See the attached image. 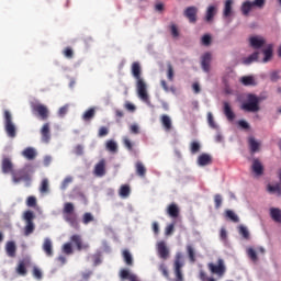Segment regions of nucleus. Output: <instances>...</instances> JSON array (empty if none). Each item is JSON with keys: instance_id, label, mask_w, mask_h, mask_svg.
Returning <instances> with one entry per match:
<instances>
[{"instance_id": "obj_1", "label": "nucleus", "mask_w": 281, "mask_h": 281, "mask_svg": "<svg viewBox=\"0 0 281 281\" xmlns=\"http://www.w3.org/2000/svg\"><path fill=\"white\" fill-rule=\"evenodd\" d=\"M132 75L136 79V91H137L138 98L143 102L149 103V95H148V92H147V85H146V82L144 81V79L142 77V68H140V64L138 61H133V64H132Z\"/></svg>"}, {"instance_id": "obj_2", "label": "nucleus", "mask_w": 281, "mask_h": 281, "mask_svg": "<svg viewBox=\"0 0 281 281\" xmlns=\"http://www.w3.org/2000/svg\"><path fill=\"white\" fill-rule=\"evenodd\" d=\"M64 220L75 229H79V223L77 215L75 214V206L72 203H65L64 210Z\"/></svg>"}, {"instance_id": "obj_3", "label": "nucleus", "mask_w": 281, "mask_h": 281, "mask_svg": "<svg viewBox=\"0 0 281 281\" xmlns=\"http://www.w3.org/2000/svg\"><path fill=\"white\" fill-rule=\"evenodd\" d=\"M260 99L255 94H248L247 101L243 103L241 109L249 113H256L260 110Z\"/></svg>"}, {"instance_id": "obj_4", "label": "nucleus", "mask_w": 281, "mask_h": 281, "mask_svg": "<svg viewBox=\"0 0 281 281\" xmlns=\"http://www.w3.org/2000/svg\"><path fill=\"white\" fill-rule=\"evenodd\" d=\"M12 176V181L16 184L20 183L21 181L25 182L26 187H30L31 184V175L27 172L26 168L20 169V170H13L11 172Z\"/></svg>"}, {"instance_id": "obj_5", "label": "nucleus", "mask_w": 281, "mask_h": 281, "mask_svg": "<svg viewBox=\"0 0 281 281\" xmlns=\"http://www.w3.org/2000/svg\"><path fill=\"white\" fill-rule=\"evenodd\" d=\"M4 131L10 138H14L16 136V127L14 123L12 122V115L10 111H4Z\"/></svg>"}, {"instance_id": "obj_6", "label": "nucleus", "mask_w": 281, "mask_h": 281, "mask_svg": "<svg viewBox=\"0 0 281 281\" xmlns=\"http://www.w3.org/2000/svg\"><path fill=\"white\" fill-rule=\"evenodd\" d=\"M34 218H35V216H34V213L32 211L24 212L23 220L25 221V224H26L25 227H24V235L25 236H29L34 232V229H35V226H34V223H33Z\"/></svg>"}, {"instance_id": "obj_7", "label": "nucleus", "mask_w": 281, "mask_h": 281, "mask_svg": "<svg viewBox=\"0 0 281 281\" xmlns=\"http://www.w3.org/2000/svg\"><path fill=\"white\" fill-rule=\"evenodd\" d=\"M173 267H175V276H176L175 281H183L184 279L181 270L183 267V262H182L181 254L176 255Z\"/></svg>"}, {"instance_id": "obj_8", "label": "nucleus", "mask_w": 281, "mask_h": 281, "mask_svg": "<svg viewBox=\"0 0 281 281\" xmlns=\"http://www.w3.org/2000/svg\"><path fill=\"white\" fill-rule=\"evenodd\" d=\"M32 112L35 115H38L42 121H46L48 119V109L43 104H33Z\"/></svg>"}, {"instance_id": "obj_9", "label": "nucleus", "mask_w": 281, "mask_h": 281, "mask_svg": "<svg viewBox=\"0 0 281 281\" xmlns=\"http://www.w3.org/2000/svg\"><path fill=\"white\" fill-rule=\"evenodd\" d=\"M217 263H218L217 266H215L213 263H209L207 267L212 273L223 277L226 271L224 261L222 259H220Z\"/></svg>"}, {"instance_id": "obj_10", "label": "nucleus", "mask_w": 281, "mask_h": 281, "mask_svg": "<svg viewBox=\"0 0 281 281\" xmlns=\"http://www.w3.org/2000/svg\"><path fill=\"white\" fill-rule=\"evenodd\" d=\"M184 16L190 23L194 24L198 20V9L196 7H187L184 10Z\"/></svg>"}, {"instance_id": "obj_11", "label": "nucleus", "mask_w": 281, "mask_h": 281, "mask_svg": "<svg viewBox=\"0 0 281 281\" xmlns=\"http://www.w3.org/2000/svg\"><path fill=\"white\" fill-rule=\"evenodd\" d=\"M70 241L76 245L78 251L88 250L90 247L88 244H85L82 241V238L80 235H72L70 237Z\"/></svg>"}, {"instance_id": "obj_12", "label": "nucleus", "mask_w": 281, "mask_h": 281, "mask_svg": "<svg viewBox=\"0 0 281 281\" xmlns=\"http://www.w3.org/2000/svg\"><path fill=\"white\" fill-rule=\"evenodd\" d=\"M211 60H212V55L211 53H204L201 59V67L204 72L209 74L211 70Z\"/></svg>"}, {"instance_id": "obj_13", "label": "nucleus", "mask_w": 281, "mask_h": 281, "mask_svg": "<svg viewBox=\"0 0 281 281\" xmlns=\"http://www.w3.org/2000/svg\"><path fill=\"white\" fill-rule=\"evenodd\" d=\"M249 43L254 49H260L266 44V40L260 37L259 35H255L252 37H249Z\"/></svg>"}, {"instance_id": "obj_14", "label": "nucleus", "mask_w": 281, "mask_h": 281, "mask_svg": "<svg viewBox=\"0 0 281 281\" xmlns=\"http://www.w3.org/2000/svg\"><path fill=\"white\" fill-rule=\"evenodd\" d=\"M157 251L161 259L166 260L169 257V250H168L165 241H159L157 244Z\"/></svg>"}, {"instance_id": "obj_15", "label": "nucleus", "mask_w": 281, "mask_h": 281, "mask_svg": "<svg viewBox=\"0 0 281 281\" xmlns=\"http://www.w3.org/2000/svg\"><path fill=\"white\" fill-rule=\"evenodd\" d=\"M1 169L4 175L11 173L13 170V164L11 162L10 158H3L1 162Z\"/></svg>"}, {"instance_id": "obj_16", "label": "nucleus", "mask_w": 281, "mask_h": 281, "mask_svg": "<svg viewBox=\"0 0 281 281\" xmlns=\"http://www.w3.org/2000/svg\"><path fill=\"white\" fill-rule=\"evenodd\" d=\"M42 249H43V251L45 252V255L47 257H53V255H54L53 244H52V240L49 238L44 239Z\"/></svg>"}, {"instance_id": "obj_17", "label": "nucleus", "mask_w": 281, "mask_h": 281, "mask_svg": "<svg viewBox=\"0 0 281 281\" xmlns=\"http://www.w3.org/2000/svg\"><path fill=\"white\" fill-rule=\"evenodd\" d=\"M41 135H42V142L45 144H48L50 140V130H49L48 123L43 125V127L41 130Z\"/></svg>"}, {"instance_id": "obj_18", "label": "nucleus", "mask_w": 281, "mask_h": 281, "mask_svg": "<svg viewBox=\"0 0 281 281\" xmlns=\"http://www.w3.org/2000/svg\"><path fill=\"white\" fill-rule=\"evenodd\" d=\"M216 13H217L216 7H213V4H211V5L207 8V10H206L204 21H205L206 23H212L214 16L216 15Z\"/></svg>"}, {"instance_id": "obj_19", "label": "nucleus", "mask_w": 281, "mask_h": 281, "mask_svg": "<svg viewBox=\"0 0 281 281\" xmlns=\"http://www.w3.org/2000/svg\"><path fill=\"white\" fill-rule=\"evenodd\" d=\"M94 175L97 177H103L105 175V160H100L94 167Z\"/></svg>"}, {"instance_id": "obj_20", "label": "nucleus", "mask_w": 281, "mask_h": 281, "mask_svg": "<svg viewBox=\"0 0 281 281\" xmlns=\"http://www.w3.org/2000/svg\"><path fill=\"white\" fill-rule=\"evenodd\" d=\"M160 123L166 132H170L172 130V121L168 115H161Z\"/></svg>"}, {"instance_id": "obj_21", "label": "nucleus", "mask_w": 281, "mask_h": 281, "mask_svg": "<svg viewBox=\"0 0 281 281\" xmlns=\"http://www.w3.org/2000/svg\"><path fill=\"white\" fill-rule=\"evenodd\" d=\"M251 169H252L254 173H255L257 177H260V176L263 175V170H265V169H263L262 164L259 161V159H254Z\"/></svg>"}, {"instance_id": "obj_22", "label": "nucleus", "mask_w": 281, "mask_h": 281, "mask_svg": "<svg viewBox=\"0 0 281 281\" xmlns=\"http://www.w3.org/2000/svg\"><path fill=\"white\" fill-rule=\"evenodd\" d=\"M212 164V157L209 154H202L198 158V165L201 167H205Z\"/></svg>"}, {"instance_id": "obj_23", "label": "nucleus", "mask_w": 281, "mask_h": 281, "mask_svg": "<svg viewBox=\"0 0 281 281\" xmlns=\"http://www.w3.org/2000/svg\"><path fill=\"white\" fill-rule=\"evenodd\" d=\"M240 82L245 87H256L257 86V81H256L255 77H252V75H247L245 77H241Z\"/></svg>"}, {"instance_id": "obj_24", "label": "nucleus", "mask_w": 281, "mask_h": 281, "mask_svg": "<svg viewBox=\"0 0 281 281\" xmlns=\"http://www.w3.org/2000/svg\"><path fill=\"white\" fill-rule=\"evenodd\" d=\"M22 156L27 160H34L37 156V153L34 148L27 147L22 151Z\"/></svg>"}, {"instance_id": "obj_25", "label": "nucleus", "mask_w": 281, "mask_h": 281, "mask_svg": "<svg viewBox=\"0 0 281 281\" xmlns=\"http://www.w3.org/2000/svg\"><path fill=\"white\" fill-rule=\"evenodd\" d=\"M5 251H7V255L9 257L14 258L15 254H16L15 243L14 241H8L7 245H5Z\"/></svg>"}, {"instance_id": "obj_26", "label": "nucleus", "mask_w": 281, "mask_h": 281, "mask_svg": "<svg viewBox=\"0 0 281 281\" xmlns=\"http://www.w3.org/2000/svg\"><path fill=\"white\" fill-rule=\"evenodd\" d=\"M167 214L172 218H177L179 216V207L175 203L170 204L167 209Z\"/></svg>"}, {"instance_id": "obj_27", "label": "nucleus", "mask_w": 281, "mask_h": 281, "mask_svg": "<svg viewBox=\"0 0 281 281\" xmlns=\"http://www.w3.org/2000/svg\"><path fill=\"white\" fill-rule=\"evenodd\" d=\"M224 114H225V116L227 117L228 121H231V122L234 121L235 114L232 111V108H231L229 103H227V102H224Z\"/></svg>"}, {"instance_id": "obj_28", "label": "nucleus", "mask_w": 281, "mask_h": 281, "mask_svg": "<svg viewBox=\"0 0 281 281\" xmlns=\"http://www.w3.org/2000/svg\"><path fill=\"white\" fill-rule=\"evenodd\" d=\"M135 170H136V175L138 177L145 178L147 170H146L145 166L140 161H137L135 164Z\"/></svg>"}, {"instance_id": "obj_29", "label": "nucleus", "mask_w": 281, "mask_h": 281, "mask_svg": "<svg viewBox=\"0 0 281 281\" xmlns=\"http://www.w3.org/2000/svg\"><path fill=\"white\" fill-rule=\"evenodd\" d=\"M270 216H271V218H272L274 222L281 224V210H280V209L272 207V209L270 210Z\"/></svg>"}, {"instance_id": "obj_30", "label": "nucleus", "mask_w": 281, "mask_h": 281, "mask_svg": "<svg viewBox=\"0 0 281 281\" xmlns=\"http://www.w3.org/2000/svg\"><path fill=\"white\" fill-rule=\"evenodd\" d=\"M15 271H16V273H18L19 276H22V277L26 276L27 270H26V263H25L24 260H21V261L19 262V265H18Z\"/></svg>"}, {"instance_id": "obj_31", "label": "nucleus", "mask_w": 281, "mask_h": 281, "mask_svg": "<svg viewBox=\"0 0 281 281\" xmlns=\"http://www.w3.org/2000/svg\"><path fill=\"white\" fill-rule=\"evenodd\" d=\"M187 254L190 262L194 263L196 261V257H195V249L192 245L187 246Z\"/></svg>"}, {"instance_id": "obj_32", "label": "nucleus", "mask_w": 281, "mask_h": 281, "mask_svg": "<svg viewBox=\"0 0 281 281\" xmlns=\"http://www.w3.org/2000/svg\"><path fill=\"white\" fill-rule=\"evenodd\" d=\"M248 142L251 154L257 153L259 150L260 144L254 137H250Z\"/></svg>"}, {"instance_id": "obj_33", "label": "nucleus", "mask_w": 281, "mask_h": 281, "mask_svg": "<svg viewBox=\"0 0 281 281\" xmlns=\"http://www.w3.org/2000/svg\"><path fill=\"white\" fill-rule=\"evenodd\" d=\"M254 8L252 2H245L244 4H241V13L245 16H248L249 12L251 11V9Z\"/></svg>"}, {"instance_id": "obj_34", "label": "nucleus", "mask_w": 281, "mask_h": 281, "mask_svg": "<svg viewBox=\"0 0 281 281\" xmlns=\"http://www.w3.org/2000/svg\"><path fill=\"white\" fill-rule=\"evenodd\" d=\"M263 55H265L263 63H268L272 58V55H273L272 44H269L268 48L263 50Z\"/></svg>"}, {"instance_id": "obj_35", "label": "nucleus", "mask_w": 281, "mask_h": 281, "mask_svg": "<svg viewBox=\"0 0 281 281\" xmlns=\"http://www.w3.org/2000/svg\"><path fill=\"white\" fill-rule=\"evenodd\" d=\"M119 194L121 198H127L131 194V188L127 184H124L120 188Z\"/></svg>"}, {"instance_id": "obj_36", "label": "nucleus", "mask_w": 281, "mask_h": 281, "mask_svg": "<svg viewBox=\"0 0 281 281\" xmlns=\"http://www.w3.org/2000/svg\"><path fill=\"white\" fill-rule=\"evenodd\" d=\"M258 58H259V53H258V52L252 53V55H249V57H246V58L244 59V64H245V65H250V64L257 61Z\"/></svg>"}, {"instance_id": "obj_37", "label": "nucleus", "mask_w": 281, "mask_h": 281, "mask_svg": "<svg viewBox=\"0 0 281 281\" xmlns=\"http://www.w3.org/2000/svg\"><path fill=\"white\" fill-rule=\"evenodd\" d=\"M233 0H226L224 8V16L228 18L232 14Z\"/></svg>"}, {"instance_id": "obj_38", "label": "nucleus", "mask_w": 281, "mask_h": 281, "mask_svg": "<svg viewBox=\"0 0 281 281\" xmlns=\"http://www.w3.org/2000/svg\"><path fill=\"white\" fill-rule=\"evenodd\" d=\"M122 256L127 266H133V258L128 250H124Z\"/></svg>"}, {"instance_id": "obj_39", "label": "nucleus", "mask_w": 281, "mask_h": 281, "mask_svg": "<svg viewBox=\"0 0 281 281\" xmlns=\"http://www.w3.org/2000/svg\"><path fill=\"white\" fill-rule=\"evenodd\" d=\"M268 191L270 193H277L279 196H281V186L280 184H276V186H268Z\"/></svg>"}, {"instance_id": "obj_40", "label": "nucleus", "mask_w": 281, "mask_h": 281, "mask_svg": "<svg viewBox=\"0 0 281 281\" xmlns=\"http://www.w3.org/2000/svg\"><path fill=\"white\" fill-rule=\"evenodd\" d=\"M37 205V200L35 196L31 195L26 199V206L27 207H32V209H35Z\"/></svg>"}, {"instance_id": "obj_41", "label": "nucleus", "mask_w": 281, "mask_h": 281, "mask_svg": "<svg viewBox=\"0 0 281 281\" xmlns=\"http://www.w3.org/2000/svg\"><path fill=\"white\" fill-rule=\"evenodd\" d=\"M201 145L198 142H192L190 145V151L192 155H195L200 151Z\"/></svg>"}, {"instance_id": "obj_42", "label": "nucleus", "mask_w": 281, "mask_h": 281, "mask_svg": "<svg viewBox=\"0 0 281 281\" xmlns=\"http://www.w3.org/2000/svg\"><path fill=\"white\" fill-rule=\"evenodd\" d=\"M94 115H95V111H94L93 109H90V110H88V111L83 114L82 120L86 121V122H88V121H90L91 119H93Z\"/></svg>"}, {"instance_id": "obj_43", "label": "nucleus", "mask_w": 281, "mask_h": 281, "mask_svg": "<svg viewBox=\"0 0 281 281\" xmlns=\"http://www.w3.org/2000/svg\"><path fill=\"white\" fill-rule=\"evenodd\" d=\"M247 255L248 257L254 261L257 262L258 261V256H257V251L254 248H248L247 249Z\"/></svg>"}, {"instance_id": "obj_44", "label": "nucleus", "mask_w": 281, "mask_h": 281, "mask_svg": "<svg viewBox=\"0 0 281 281\" xmlns=\"http://www.w3.org/2000/svg\"><path fill=\"white\" fill-rule=\"evenodd\" d=\"M168 70H167V78L169 81H173L175 78V70L172 68V65L170 63L167 64Z\"/></svg>"}, {"instance_id": "obj_45", "label": "nucleus", "mask_w": 281, "mask_h": 281, "mask_svg": "<svg viewBox=\"0 0 281 281\" xmlns=\"http://www.w3.org/2000/svg\"><path fill=\"white\" fill-rule=\"evenodd\" d=\"M106 149L111 153H116L117 151V145L114 140H108L106 143Z\"/></svg>"}, {"instance_id": "obj_46", "label": "nucleus", "mask_w": 281, "mask_h": 281, "mask_svg": "<svg viewBox=\"0 0 281 281\" xmlns=\"http://www.w3.org/2000/svg\"><path fill=\"white\" fill-rule=\"evenodd\" d=\"M61 250H63V252H64L65 255H71V254L74 252L72 246H71L70 243L64 244Z\"/></svg>"}, {"instance_id": "obj_47", "label": "nucleus", "mask_w": 281, "mask_h": 281, "mask_svg": "<svg viewBox=\"0 0 281 281\" xmlns=\"http://www.w3.org/2000/svg\"><path fill=\"white\" fill-rule=\"evenodd\" d=\"M239 234H240L245 239H247V240L250 238V234H249L247 227H245V226H243V225L239 226Z\"/></svg>"}, {"instance_id": "obj_48", "label": "nucleus", "mask_w": 281, "mask_h": 281, "mask_svg": "<svg viewBox=\"0 0 281 281\" xmlns=\"http://www.w3.org/2000/svg\"><path fill=\"white\" fill-rule=\"evenodd\" d=\"M226 216L234 223H238L239 222V218L238 216L231 210H227L226 211Z\"/></svg>"}, {"instance_id": "obj_49", "label": "nucleus", "mask_w": 281, "mask_h": 281, "mask_svg": "<svg viewBox=\"0 0 281 281\" xmlns=\"http://www.w3.org/2000/svg\"><path fill=\"white\" fill-rule=\"evenodd\" d=\"M40 192L41 193H47L48 192V180L47 179H44L42 181Z\"/></svg>"}, {"instance_id": "obj_50", "label": "nucleus", "mask_w": 281, "mask_h": 281, "mask_svg": "<svg viewBox=\"0 0 281 281\" xmlns=\"http://www.w3.org/2000/svg\"><path fill=\"white\" fill-rule=\"evenodd\" d=\"M63 54L68 59H71L74 57V50L72 48H70V46H67V48L63 50Z\"/></svg>"}, {"instance_id": "obj_51", "label": "nucleus", "mask_w": 281, "mask_h": 281, "mask_svg": "<svg viewBox=\"0 0 281 281\" xmlns=\"http://www.w3.org/2000/svg\"><path fill=\"white\" fill-rule=\"evenodd\" d=\"M93 221H94V218H93V216H92L90 213L83 214L82 223H83L85 225H87V224H89V223H91V222H93Z\"/></svg>"}, {"instance_id": "obj_52", "label": "nucleus", "mask_w": 281, "mask_h": 281, "mask_svg": "<svg viewBox=\"0 0 281 281\" xmlns=\"http://www.w3.org/2000/svg\"><path fill=\"white\" fill-rule=\"evenodd\" d=\"M215 209L218 210L222 206L223 199L221 194L214 196Z\"/></svg>"}, {"instance_id": "obj_53", "label": "nucleus", "mask_w": 281, "mask_h": 281, "mask_svg": "<svg viewBox=\"0 0 281 281\" xmlns=\"http://www.w3.org/2000/svg\"><path fill=\"white\" fill-rule=\"evenodd\" d=\"M201 42H202V44H203L204 46H210L211 43H212V37H211V35H209V34L203 35Z\"/></svg>"}, {"instance_id": "obj_54", "label": "nucleus", "mask_w": 281, "mask_h": 281, "mask_svg": "<svg viewBox=\"0 0 281 281\" xmlns=\"http://www.w3.org/2000/svg\"><path fill=\"white\" fill-rule=\"evenodd\" d=\"M199 278L201 281H216L214 278H207L203 270L200 271Z\"/></svg>"}, {"instance_id": "obj_55", "label": "nucleus", "mask_w": 281, "mask_h": 281, "mask_svg": "<svg viewBox=\"0 0 281 281\" xmlns=\"http://www.w3.org/2000/svg\"><path fill=\"white\" fill-rule=\"evenodd\" d=\"M93 265L99 266L101 263V254L97 252L92 256Z\"/></svg>"}, {"instance_id": "obj_56", "label": "nucleus", "mask_w": 281, "mask_h": 281, "mask_svg": "<svg viewBox=\"0 0 281 281\" xmlns=\"http://www.w3.org/2000/svg\"><path fill=\"white\" fill-rule=\"evenodd\" d=\"M123 144L126 147L127 150L132 151L133 150V144L127 137L123 138Z\"/></svg>"}, {"instance_id": "obj_57", "label": "nucleus", "mask_w": 281, "mask_h": 281, "mask_svg": "<svg viewBox=\"0 0 281 281\" xmlns=\"http://www.w3.org/2000/svg\"><path fill=\"white\" fill-rule=\"evenodd\" d=\"M160 85H161V87H162V89L166 91V92H169V91H171V92H176V89L173 88V87H171L170 89L168 88V85H167V82L165 81V80H161L160 81Z\"/></svg>"}, {"instance_id": "obj_58", "label": "nucleus", "mask_w": 281, "mask_h": 281, "mask_svg": "<svg viewBox=\"0 0 281 281\" xmlns=\"http://www.w3.org/2000/svg\"><path fill=\"white\" fill-rule=\"evenodd\" d=\"M207 122H209V125H210L212 128H216V127H217L216 124H215V122H214V117H213L212 113H209V114H207Z\"/></svg>"}, {"instance_id": "obj_59", "label": "nucleus", "mask_w": 281, "mask_h": 281, "mask_svg": "<svg viewBox=\"0 0 281 281\" xmlns=\"http://www.w3.org/2000/svg\"><path fill=\"white\" fill-rule=\"evenodd\" d=\"M170 31H171V35H172L175 38H177V37L179 36L178 26H176V24H171Z\"/></svg>"}, {"instance_id": "obj_60", "label": "nucleus", "mask_w": 281, "mask_h": 281, "mask_svg": "<svg viewBox=\"0 0 281 281\" xmlns=\"http://www.w3.org/2000/svg\"><path fill=\"white\" fill-rule=\"evenodd\" d=\"M33 277L37 280L42 279V272L40 269H37L36 267L33 268Z\"/></svg>"}, {"instance_id": "obj_61", "label": "nucleus", "mask_w": 281, "mask_h": 281, "mask_svg": "<svg viewBox=\"0 0 281 281\" xmlns=\"http://www.w3.org/2000/svg\"><path fill=\"white\" fill-rule=\"evenodd\" d=\"M74 153L77 156H82L83 155V147L81 145L76 146L75 149H74Z\"/></svg>"}, {"instance_id": "obj_62", "label": "nucleus", "mask_w": 281, "mask_h": 281, "mask_svg": "<svg viewBox=\"0 0 281 281\" xmlns=\"http://www.w3.org/2000/svg\"><path fill=\"white\" fill-rule=\"evenodd\" d=\"M68 108H69L68 105H65V106L60 108L59 111H58V115L60 117H64L68 112Z\"/></svg>"}, {"instance_id": "obj_63", "label": "nucleus", "mask_w": 281, "mask_h": 281, "mask_svg": "<svg viewBox=\"0 0 281 281\" xmlns=\"http://www.w3.org/2000/svg\"><path fill=\"white\" fill-rule=\"evenodd\" d=\"M130 132H131L132 134H134V135H137V134H139V127H138L136 124L131 125V126H130Z\"/></svg>"}, {"instance_id": "obj_64", "label": "nucleus", "mask_w": 281, "mask_h": 281, "mask_svg": "<svg viewBox=\"0 0 281 281\" xmlns=\"http://www.w3.org/2000/svg\"><path fill=\"white\" fill-rule=\"evenodd\" d=\"M108 134H109V130H108L106 127H101V128L99 130L98 136H99V137H104V136H106Z\"/></svg>"}]
</instances>
